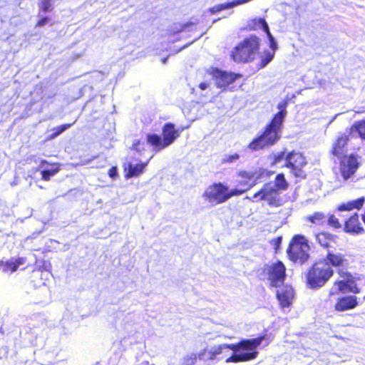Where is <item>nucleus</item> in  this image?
Returning <instances> with one entry per match:
<instances>
[{"instance_id":"nucleus-40","label":"nucleus","mask_w":365,"mask_h":365,"mask_svg":"<svg viewBox=\"0 0 365 365\" xmlns=\"http://www.w3.org/2000/svg\"><path fill=\"white\" fill-rule=\"evenodd\" d=\"M133 149L140 153L141 150L144 149V143H141L139 140H135L133 144Z\"/></svg>"},{"instance_id":"nucleus-51","label":"nucleus","mask_w":365,"mask_h":365,"mask_svg":"<svg viewBox=\"0 0 365 365\" xmlns=\"http://www.w3.org/2000/svg\"><path fill=\"white\" fill-rule=\"evenodd\" d=\"M143 365H154L153 364H149L148 362H145Z\"/></svg>"},{"instance_id":"nucleus-16","label":"nucleus","mask_w":365,"mask_h":365,"mask_svg":"<svg viewBox=\"0 0 365 365\" xmlns=\"http://www.w3.org/2000/svg\"><path fill=\"white\" fill-rule=\"evenodd\" d=\"M349 140V134L339 133L336 142L333 145L332 154L337 157L341 158L346 153V144Z\"/></svg>"},{"instance_id":"nucleus-12","label":"nucleus","mask_w":365,"mask_h":365,"mask_svg":"<svg viewBox=\"0 0 365 365\" xmlns=\"http://www.w3.org/2000/svg\"><path fill=\"white\" fill-rule=\"evenodd\" d=\"M285 166L290 168L297 177L301 176L302 168L307 164L305 158L297 152L292 151L285 157Z\"/></svg>"},{"instance_id":"nucleus-11","label":"nucleus","mask_w":365,"mask_h":365,"mask_svg":"<svg viewBox=\"0 0 365 365\" xmlns=\"http://www.w3.org/2000/svg\"><path fill=\"white\" fill-rule=\"evenodd\" d=\"M340 160V172L344 180L349 179L353 175L358 167L359 162L354 155H342L338 158Z\"/></svg>"},{"instance_id":"nucleus-24","label":"nucleus","mask_w":365,"mask_h":365,"mask_svg":"<svg viewBox=\"0 0 365 365\" xmlns=\"http://www.w3.org/2000/svg\"><path fill=\"white\" fill-rule=\"evenodd\" d=\"M306 220L316 225H324L327 222V215L322 212H315L308 215Z\"/></svg>"},{"instance_id":"nucleus-43","label":"nucleus","mask_w":365,"mask_h":365,"mask_svg":"<svg viewBox=\"0 0 365 365\" xmlns=\"http://www.w3.org/2000/svg\"><path fill=\"white\" fill-rule=\"evenodd\" d=\"M13 263L16 264V269H17L20 265H22L25 263V259L22 258V257L19 258V259H16L15 261H13Z\"/></svg>"},{"instance_id":"nucleus-4","label":"nucleus","mask_w":365,"mask_h":365,"mask_svg":"<svg viewBox=\"0 0 365 365\" xmlns=\"http://www.w3.org/2000/svg\"><path fill=\"white\" fill-rule=\"evenodd\" d=\"M282 126V123H274V120H272L264 133L253 139L248 145V148L252 151H257L266 146L274 145L281 138Z\"/></svg>"},{"instance_id":"nucleus-8","label":"nucleus","mask_w":365,"mask_h":365,"mask_svg":"<svg viewBox=\"0 0 365 365\" xmlns=\"http://www.w3.org/2000/svg\"><path fill=\"white\" fill-rule=\"evenodd\" d=\"M285 270L284 264L278 261L271 264H264L258 270V275L261 279H267L272 287H277L284 280Z\"/></svg>"},{"instance_id":"nucleus-15","label":"nucleus","mask_w":365,"mask_h":365,"mask_svg":"<svg viewBox=\"0 0 365 365\" xmlns=\"http://www.w3.org/2000/svg\"><path fill=\"white\" fill-rule=\"evenodd\" d=\"M277 297L282 307H289L294 298V290L292 287L285 285L278 288L277 290Z\"/></svg>"},{"instance_id":"nucleus-18","label":"nucleus","mask_w":365,"mask_h":365,"mask_svg":"<svg viewBox=\"0 0 365 365\" xmlns=\"http://www.w3.org/2000/svg\"><path fill=\"white\" fill-rule=\"evenodd\" d=\"M363 230V227L359 223L357 214L350 217L349 220L345 222L344 231L346 232L359 234Z\"/></svg>"},{"instance_id":"nucleus-27","label":"nucleus","mask_w":365,"mask_h":365,"mask_svg":"<svg viewBox=\"0 0 365 365\" xmlns=\"http://www.w3.org/2000/svg\"><path fill=\"white\" fill-rule=\"evenodd\" d=\"M198 357L200 360L205 362L215 361L213 347H211L210 349H208L207 347L202 349L198 353Z\"/></svg>"},{"instance_id":"nucleus-26","label":"nucleus","mask_w":365,"mask_h":365,"mask_svg":"<svg viewBox=\"0 0 365 365\" xmlns=\"http://www.w3.org/2000/svg\"><path fill=\"white\" fill-rule=\"evenodd\" d=\"M354 133H358L361 139L365 140V119L354 122L349 131V134Z\"/></svg>"},{"instance_id":"nucleus-30","label":"nucleus","mask_w":365,"mask_h":365,"mask_svg":"<svg viewBox=\"0 0 365 365\" xmlns=\"http://www.w3.org/2000/svg\"><path fill=\"white\" fill-rule=\"evenodd\" d=\"M0 270H2L4 272H10L12 273L16 270V264H14L13 261L0 262Z\"/></svg>"},{"instance_id":"nucleus-19","label":"nucleus","mask_w":365,"mask_h":365,"mask_svg":"<svg viewBox=\"0 0 365 365\" xmlns=\"http://www.w3.org/2000/svg\"><path fill=\"white\" fill-rule=\"evenodd\" d=\"M148 161L149 160L146 161L145 163H140L137 164L128 163V166L125 168L126 171L125 177L127 178H130L137 177L142 174L144 168L147 166Z\"/></svg>"},{"instance_id":"nucleus-7","label":"nucleus","mask_w":365,"mask_h":365,"mask_svg":"<svg viewBox=\"0 0 365 365\" xmlns=\"http://www.w3.org/2000/svg\"><path fill=\"white\" fill-rule=\"evenodd\" d=\"M308 240L302 235H295L287 250L289 258L297 263L303 264L309 257L310 247Z\"/></svg>"},{"instance_id":"nucleus-33","label":"nucleus","mask_w":365,"mask_h":365,"mask_svg":"<svg viewBox=\"0 0 365 365\" xmlns=\"http://www.w3.org/2000/svg\"><path fill=\"white\" fill-rule=\"evenodd\" d=\"M274 51L272 52H269V51H267L265 53L264 56L262 58V60H261V63H260V68H264L269 63H270L274 56Z\"/></svg>"},{"instance_id":"nucleus-5","label":"nucleus","mask_w":365,"mask_h":365,"mask_svg":"<svg viewBox=\"0 0 365 365\" xmlns=\"http://www.w3.org/2000/svg\"><path fill=\"white\" fill-rule=\"evenodd\" d=\"M259 48V38L254 35L245 38L233 50L232 58L235 62L245 63L255 58Z\"/></svg>"},{"instance_id":"nucleus-28","label":"nucleus","mask_w":365,"mask_h":365,"mask_svg":"<svg viewBox=\"0 0 365 365\" xmlns=\"http://www.w3.org/2000/svg\"><path fill=\"white\" fill-rule=\"evenodd\" d=\"M257 173L252 170H241L238 173V176L242 179L252 182L255 180L256 181L259 178V175H257Z\"/></svg>"},{"instance_id":"nucleus-37","label":"nucleus","mask_w":365,"mask_h":365,"mask_svg":"<svg viewBox=\"0 0 365 365\" xmlns=\"http://www.w3.org/2000/svg\"><path fill=\"white\" fill-rule=\"evenodd\" d=\"M192 26V23H187L184 24H175L173 26V31L175 33H180L187 30V28Z\"/></svg>"},{"instance_id":"nucleus-47","label":"nucleus","mask_w":365,"mask_h":365,"mask_svg":"<svg viewBox=\"0 0 365 365\" xmlns=\"http://www.w3.org/2000/svg\"><path fill=\"white\" fill-rule=\"evenodd\" d=\"M46 21V19L45 18H42L40 21H39V23L38 24L41 25V26H43L44 24V22Z\"/></svg>"},{"instance_id":"nucleus-32","label":"nucleus","mask_w":365,"mask_h":365,"mask_svg":"<svg viewBox=\"0 0 365 365\" xmlns=\"http://www.w3.org/2000/svg\"><path fill=\"white\" fill-rule=\"evenodd\" d=\"M240 159V155L238 153L227 154L225 155L222 159L223 163H234Z\"/></svg>"},{"instance_id":"nucleus-6","label":"nucleus","mask_w":365,"mask_h":365,"mask_svg":"<svg viewBox=\"0 0 365 365\" xmlns=\"http://www.w3.org/2000/svg\"><path fill=\"white\" fill-rule=\"evenodd\" d=\"M333 269L322 262L315 263L308 271L307 282L309 288L319 289L333 276Z\"/></svg>"},{"instance_id":"nucleus-53","label":"nucleus","mask_w":365,"mask_h":365,"mask_svg":"<svg viewBox=\"0 0 365 365\" xmlns=\"http://www.w3.org/2000/svg\"><path fill=\"white\" fill-rule=\"evenodd\" d=\"M281 241L280 238H278L277 242H279Z\"/></svg>"},{"instance_id":"nucleus-38","label":"nucleus","mask_w":365,"mask_h":365,"mask_svg":"<svg viewBox=\"0 0 365 365\" xmlns=\"http://www.w3.org/2000/svg\"><path fill=\"white\" fill-rule=\"evenodd\" d=\"M238 183L240 186L244 187L242 190H245V192H246L247 190H248L251 189L252 187H254L257 184V182H256V180H255L252 182H249L248 180L242 179L241 180L239 181Z\"/></svg>"},{"instance_id":"nucleus-35","label":"nucleus","mask_w":365,"mask_h":365,"mask_svg":"<svg viewBox=\"0 0 365 365\" xmlns=\"http://www.w3.org/2000/svg\"><path fill=\"white\" fill-rule=\"evenodd\" d=\"M59 170V166L56 164H49L47 161V180L49 178L50 176L55 175L57 172Z\"/></svg>"},{"instance_id":"nucleus-3","label":"nucleus","mask_w":365,"mask_h":365,"mask_svg":"<svg viewBox=\"0 0 365 365\" xmlns=\"http://www.w3.org/2000/svg\"><path fill=\"white\" fill-rule=\"evenodd\" d=\"M181 130L175 124L166 123L162 128V135L148 133L146 140L154 152L158 153L171 145L180 137Z\"/></svg>"},{"instance_id":"nucleus-49","label":"nucleus","mask_w":365,"mask_h":365,"mask_svg":"<svg viewBox=\"0 0 365 365\" xmlns=\"http://www.w3.org/2000/svg\"><path fill=\"white\" fill-rule=\"evenodd\" d=\"M355 112H356V113H363V112H364V110H355Z\"/></svg>"},{"instance_id":"nucleus-22","label":"nucleus","mask_w":365,"mask_h":365,"mask_svg":"<svg viewBox=\"0 0 365 365\" xmlns=\"http://www.w3.org/2000/svg\"><path fill=\"white\" fill-rule=\"evenodd\" d=\"M74 123L75 121L72 123L63 124L47 131V141L55 139L64 131L69 129Z\"/></svg>"},{"instance_id":"nucleus-52","label":"nucleus","mask_w":365,"mask_h":365,"mask_svg":"<svg viewBox=\"0 0 365 365\" xmlns=\"http://www.w3.org/2000/svg\"><path fill=\"white\" fill-rule=\"evenodd\" d=\"M281 241L280 238H278L277 242H279Z\"/></svg>"},{"instance_id":"nucleus-42","label":"nucleus","mask_w":365,"mask_h":365,"mask_svg":"<svg viewBox=\"0 0 365 365\" xmlns=\"http://www.w3.org/2000/svg\"><path fill=\"white\" fill-rule=\"evenodd\" d=\"M39 263H40V262H36V267H38V270H34V275H38V274H39V273H40V272H42L41 269H45V267H44V262H42L43 265L39 264Z\"/></svg>"},{"instance_id":"nucleus-29","label":"nucleus","mask_w":365,"mask_h":365,"mask_svg":"<svg viewBox=\"0 0 365 365\" xmlns=\"http://www.w3.org/2000/svg\"><path fill=\"white\" fill-rule=\"evenodd\" d=\"M198 357V354L195 353H190L188 354H186L183 356L182 359V365H195Z\"/></svg>"},{"instance_id":"nucleus-10","label":"nucleus","mask_w":365,"mask_h":365,"mask_svg":"<svg viewBox=\"0 0 365 365\" xmlns=\"http://www.w3.org/2000/svg\"><path fill=\"white\" fill-rule=\"evenodd\" d=\"M209 73L215 80L216 86L222 89H225L236 79L242 76L239 73L227 72L217 68H211Z\"/></svg>"},{"instance_id":"nucleus-48","label":"nucleus","mask_w":365,"mask_h":365,"mask_svg":"<svg viewBox=\"0 0 365 365\" xmlns=\"http://www.w3.org/2000/svg\"><path fill=\"white\" fill-rule=\"evenodd\" d=\"M168 58H165L162 59L163 63H165L167 62Z\"/></svg>"},{"instance_id":"nucleus-44","label":"nucleus","mask_w":365,"mask_h":365,"mask_svg":"<svg viewBox=\"0 0 365 365\" xmlns=\"http://www.w3.org/2000/svg\"><path fill=\"white\" fill-rule=\"evenodd\" d=\"M208 86H209V84L206 82H202L199 84V88L202 91L207 89L208 88Z\"/></svg>"},{"instance_id":"nucleus-34","label":"nucleus","mask_w":365,"mask_h":365,"mask_svg":"<svg viewBox=\"0 0 365 365\" xmlns=\"http://www.w3.org/2000/svg\"><path fill=\"white\" fill-rule=\"evenodd\" d=\"M264 33L267 34V36L268 38L270 48L272 49V51L275 52L276 50L277 49V43L274 37L269 31V29H268V30H267Z\"/></svg>"},{"instance_id":"nucleus-9","label":"nucleus","mask_w":365,"mask_h":365,"mask_svg":"<svg viewBox=\"0 0 365 365\" xmlns=\"http://www.w3.org/2000/svg\"><path fill=\"white\" fill-rule=\"evenodd\" d=\"M226 190L227 186L222 183H214L206 188L202 194V197L212 206H215L227 200V197L225 195Z\"/></svg>"},{"instance_id":"nucleus-36","label":"nucleus","mask_w":365,"mask_h":365,"mask_svg":"<svg viewBox=\"0 0 365 365\" xmlns=\"http://www.w3.org/2000/svg\"><path fill=\"white\" fill-rule=\"evenodd\" d=\"M244 192H245V190L238 189V188L232 189L229 191L228 187H227L225 195L227 196V200H228L232 196L240 195L243 194Z\"/></svg>"},{"instance_id":"nucleus-25","label":"nucleus","mask_w":365,"mask_h":365,"mask_svg":"<svg viewBox=\"0 0 365 365\" xmlns=\"http://www.w3.org/2000/svg\"><path fill=\"white\" fill-rule=\"evenodd\" d=\"M248 26L251 30L262 29L264 32L269 29L267 21L263 18H255L252 19L249 21Z\"/></svg>"},{"instance_id":"nucleus-54","label":"nucleus","mask_w":365,"mask_h":365,"mask_svg":"<svg viewBox=\"0 0 365 365\" xmlns=\"http://www.w3.org/2000/svg\"><path fill=\"white\" fill-rule=\"evenodd\" d=\"M339 274L341 275V277H343V274H341V272H339Z\"/></svg>"},{"instance_id":"nucleus-13","label":"nucleus","mask_w":365,"mask_h":365,"mask_svg":"<svg viewBox=\"0 0 365 365\" xmlns=\"http://www.w3.org/2000/svg\"><path fill=\"white\" fill-rule=\"evenodd\" d=\"M351 276L349 274L346 280H339L334 282L329 291L330 295L337 294L339 292L359 293V288L357 287L355 282L350 279Z\"/></svg>"},{"instance_id":"nucleus-23","label":"nucleus","mask_w":365,"mask_h":365,"mask_svg":"<svg viewBox=\"0 0 365 365\" xmlns=\"http://www.w3.org/2000/svg\"><path fill=\"white\" fill-rule=\"evenodd\" d=\"M287 101H282L277 105V108L279 110L278 113H277L273 117L272 120H274V123H284V118L287 115Z\"/></svg>"},{"instance_id":"nucleus-20","label":"nucleus","mask_w":365,"mask_h":365,"mask_svg":"<svg viewBox=\"0 0 365 365\" xmlns=\"http://www.w3.org/2000/svg\"><path fill=\"white\" fill-rule=\"evenodd\" d=\"M336 235L327 232H322L315 235L316 241L324 248H329L331 243L336 242Z\"/></svg>"},{"instance_id":"nucleus-1","label":"nucleus","mask_w":365,"mask_h":365,"mask_svg":"<svg viewBox=\"0 0 365 365\" xmlns=\"http://www.w3.org/2000/svg\"><path fill=\"white\" fill-rule=\"evenodd\" d=\"M273 339L271 334L264 331L253 339H243L234 344H220L213 346L215 361L225 360L226 363L247 362L258 356L257 348L264 341L268 346Z\"/></svg>"},{"instance_id":"nucleus-55","label":"nucleus","mask_w":365,"mask_h":365,"mask_svg":"<svg viewBox=\"0 0 365 365\" xmlns=\"http://www.w3.org/2000/svg\"><path fill=\"white\" fill-rule=\"evenodd\" d=\"M339 274L341 275V277H343V274H341V272H339Z\"/></svg>"},{"instance_id":"nucleus-41","label":"nucleus","mask_w":365,"mask_h":365,"mask_svg":"<svg viewBox=\"0 0 365 365\" xmlns=\"http://www.w3.org/2000/svg\"><path fill=\"white\" fill-rule=\"evenodd\" d=\"M108 175L111 178L115 179L118 175L117 168L116 167L110 168L108 170Z\"/></svg>"},{"instance_id":"nucleus-46","label":"nucleus","mask_w":365,"mask_h":365,"mask_svg":"<svg viewBox=\"0 0 365 365\" xmlns=\"http://www.w3.org/2000/svg\"><path fill=\"white\" fill-rule=\"evenodd\" d=\"M41 178L43 180H46V170H42L41 171Z\"/></svg>"},{"instance_id":"nucleus-45","label":"nucleus","mask_w":365,"mask_h":365,"mask_svg":"<svg viewBox=\"0 0 365 365\" xmlns=\"http://www.w3.org/2000/svg\"><path fill=\"white\" fill-rule=\"evenodd\" d=\"M41 8L43 11H46V0H42L41 4Z\"/></svg>"},{"instance_id":"nucleus-14","label":"nucleus","mask_w":365,"mask_h":365,"mask_svg":"<svg viewBox=\"0 0 365 365\" xmlns=\"http://www.w3.org/2000/svg\"><path fill=\"white\" fill-rule=\"evenodd\" d=\"M322 262L327 264L329 267L331 266L336 268H344L349 264V260L345 257L344 255L331 250L327 251V254Z\"/></svg>"},{"instance_id":"nucleus-50","label":"nucleus","mask_w":365,"mask_h":365,"mask_svg":"<svg viewBox=\"0 0 365 365\" xmlns=\"http://www.w3.org/2000/svg\"><path fill=\"white\" fill-rule=\"evenodd\" d=\"M46 8H47V11H48V10H49V4H48V1H47Z\"/></svg>"},{"instance_id":"nucleus-21","label":"nucleus","mask_w":365,"mask_h":365,"mask_svg":"<svg viewBox=\"0 0 365 365\" xmlns=\"http://www.w3.org/2000/svg\"><path fill=\"white\" fill-rule=\"evenodd\" d=\"M365 198L361 197L354 200L343 202L338 206L337 210L340 212L350 211L354 209L360 210L362 207Z\"/></svg>"},{"instance_id":"nucleus-39","label":"nucleus","mask_w":365,"mask_h":365,"mask_svg":"<svg viewBox=\"0 0 365 365\" xmlns=\"http://www.w3.org/2000/svg\"><path fill=\"white\" fill-rule=\"evenodd\" d=\"M284 156H285V153L284 151L277 153L273 157L272 163L274 165L279 163L284 158Z\"/></svg>"},{"instance_id":"nucleus-17","label":"nucleus","mask_w":365,"mask_h":365,"mask_svg":"<svg viewBox=\"0 0 365 365\" xmlns=\"http://www.w3.org/2000/svg\"><path fill=\"white\" fill-rule=\"evenodd\" d=\"M357 305V299L355 296H346L338 299L335 305L337 311H345L354 308Z\"/></svg>"},{"instance_id":"nucleus-31","label":"nucleus","mask_w":365,"mask_h":365,"mask_svg":"<svg viewBox=\"0 0 365 365\" xmlns=\"http://www.w3.org/2000/svg\"><path fill=\"white\" fill-rule=\"evenodd\" d=\"M326 222L329 227L334 229H339L341 227V225L340 224L338 218H336L334 215H329L327 216Z\"/></svg>"},{"instance_id":"nucleus-2","label":"nucleus","mask_w":365,"mask_h":365,"mask_svg":"<svg viewBox=\"0 0 365 365\" xmlns=\"http://www.w3.org/2000/svg\"><path fill=\"white\" fill-rule=\"evenodd\" d=\"M287 186L284 174H278L274 182L265 183L260 190L254 194L251 200L253 202L264 200L269 205H277L279 202V191L286 190Z\"/></svg>"}]
</instances>
